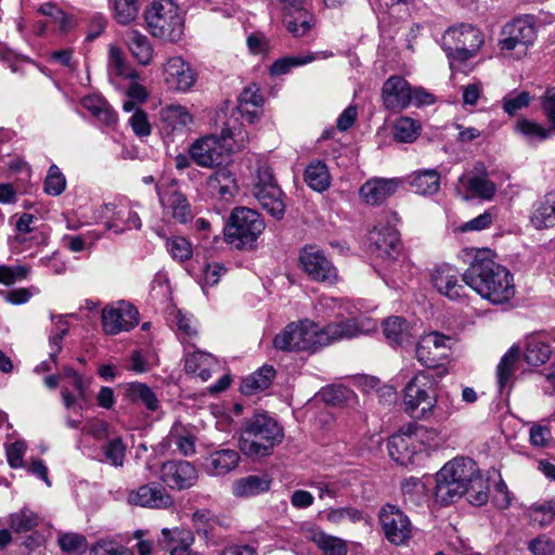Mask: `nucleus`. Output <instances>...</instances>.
<instances>
[{
  "label": "nucleus",
  "mask_w": 555,
  "mask_h": 555,
  "mask_svg": "<svg viewBox=\"0 0 555 555\" xmlns=\"http://www.w3.org/2000/svg\"><path fill=\"white\" fill-rule=\"evenodd\" d=\"M466 493L472 504L480 506L488 501L489 486L472 459L455 457L436 474L435 498L449 505Z\"/></svg>",
  "instance_id": "obj_1"
},
{
  "label": "nucleus",
  "mask_w": 555,
  "mask_h": 555,
  "mask_svg": "<svg viewBox=\"0 0 555 555\" xmlns=\"http://www.w3.org/2000/svg\"><path fill=\"white\" fill-rule=\"evenodd\" d=\"M462 280L483 299L494 305L507 302L515 295L513 274L496 263L489 250L476 254Z\"/></svg>",
  "instance_id": "obj_2"
},
{
  "label": "nucleus",
  "mask_w": 555,
  "mask_h": 555,
  "mask_svg": "<svg viewBox=\"0 0 555 555\" xmlns=\"http://www.w3.org/2000/svg\"><path fill=\"white\" fill-rule=\"evenodd\" d=\"M248 142L247 133L241 126L230 121L222 128L220 137L215 134L196 139L189 147L191 159L202 168H219L230 163V155Z\"/></svg>",
  "instance_id": "obj_3"
},
{
  "label": "nucleus",
  "mask_w": 555,
  "mask_h": 555,
  "mask_svg": "<svg viewBox=\"0 0 555 555\" xmlns=\"http://www.w3.org/2000/svg\"><path fill=\"white\" fill-rule=\"evenodd\" d=\"M284 439L280 423L267 413H257L242 424L238 448L250 459L267 457Z\"/></svg>",
  "instance_id": "obj_4"
},
{
  "label": "nucleus",
  "mask_w": 555,
  "mask_h": 555,
  "mask_svg": "<svg viewBox=\"0 0 555 555\" xmlns=\"http://www.w3.org/2000/svg\"><path fill=\"white\" fill-rule=\"evenodd\" d=\"M150 34L164 41L178 42L184 34V18L172 0H154L145 11Z\"/></svg>",
  "instance_id": "obj_5"
},
{
  "label": "nucleus",
  "mask_w": 555,
  "mask_h": 555,
  "mask_svg": "<svg viewBox=\"0 0 555 555\" xmlns=\"http://www.w3.org/2000/svg\"><path fill=\"white\" fill-rule=\"evenodd\" d=\"M264 222L260 215L249 208H235L224 228L225 240L236 248L251 246L262 233Z\"/></svg>",
  "instance_id": "obj_6"
},
{
  "label": "nucleus",
  "mask_w": 555,
  "mask_h": 555,
  "mask_svg": "<svg viewBox=\"0 0 555 555\" xmlns=\"http://www.w3.org/2000/svg\"><path fill=\"white\" fill-rule=\"evenodd\" d=\"M273 346L282 351L315 352L321 348L319 325L308 319L292 322L275 335Z\"/></svg>",
  "instance_id": "obj_7"
},
{
  "label": "nucleus",
  "mask_w": 555,
  "mask_h": 555,
  "mask_svg": "<svg viewBox=\"0 0 555 555\" xmlns=\"http://www.w3.org/2000/svg\"><path fill=\"white\" fill-rule=\"evenodd\" d=\"M482 44L481 31L468 24L450 27L442 36V49L451 61L472 59Z\"/></svg>",
  "instance_id": "obj_8"
},
{
  "label": "nucleus",
  "mask_w": 555,
  "mask_h": 555,
  "mask_svg": "<svg viewBox=\"0 0 555 555\" xmlns=\"http://www.w3.org/2000/svg\"><path fill=\"white\" fill-rule=\"evenodd\" d=\"M428 434L435 435V431L413 424L403 426L388 441L390 457L403 466L412 464L414 456L423 451L424 438Z\"/></svg>",
  "instance_id": "obj_9"
},
{
  "label": "nucleus",
  "mask_w": 555,
  "mask_h": 555,
  "mask_svg": "<svg viewBox=\"0 0 555 555\" xmlns=\"http://www.w3.org/2000/svg\"><path fill=\"white\" fill-rule=\"evenodd\" d=\"M499 46L506 56L520 59L527 54L535 39L534 27L526 20L517 18L505 25Z\"/></svg>",
  "instance_id": "obj_10"
},
{
  "label": "nucleus",
  "mask_w": 555,
  "mask_h": 555,
  "mask_svg": "<svg viewBox=\"0 0 555 555\" xmlns=\"http://www.w3.org/2000/svg\"><path fill=\"white\" fill-rule=\"evenodd\" d=\"M436 380L427 372H420L405 386L404 404L409 413H414L421 408L422 414L431 411L436 405L434 387Z\"/></svg>",
  "instance_id": "obj_11"
},
{
  "label": "nucleus",
  "mask_w": 555,
  "mask_h": 555,
  "mask_svg": "<svg viewBox=\"0 0 555 555\" xmlns=\"http://www.w3.org/2000/svg\"><path fill=\"white\" fill-rule=\"evenodd\" d=\"M383 533L388 542L402 545L411 539L412 525L409 517L397 506L386 504L378 514Z\"/></svg>",
  "instance_id": "obj_12"
},
{
  "label": "nucleus",
  "mask_w": 555,
  "mask_h": 555,
  "mask_svg": "<svg viewBox=\"0 0 555 555\" xmlns=\"http://www.w3.org/2000/svg\"><path fill=\"white\" fill-rule=\"evenodd\" d=\"M299 263L308 276L320 283L334 284L338 279L337 269L324 253L315 246H306L300 251Z\"/></svg>",
  "instance_id": "obj_13"
},
{
  "label": "nucleus",
  "mask_w": 555,
  "mask_h": 555,
  "mask_svg": "<svg viewBox=\"0 0 555 555\" xmlns=\"http://www.w3.org/2000/svg\"><path fill=\"white\" fill-rule=\"evenodd\" d=\"M375 326V323H372L369 319H347L331 322L322 328L319 327L321 348L343 339L353 338L360 334H366Z\"/></svg>",
  "instance_id": "obj_14"
},
{
  "label": "nucleus",
  "mask_w": 555,
  "mask_h": 555,
  "mask_svg": "<svg viewBox=\"0 0 555 555\" xmlns=\"http://www.w3.org/2000/svg\"><path fill=\"white\" fill-rule=\"evenodd\" d=\"M139 322V312L129 302L119 301L106 306L102 310V326L107 335H116L122 331H130Z\"/></svg>",
  "instance_id": "obj_15"
},
{
  "label": "nucleus",
  "mask_w": 555,
  "mask_h": 555,
  "mask_svg": "<svg viewBox=\"0 0 555 555\" xmlns=\"http://www.w3.org/2000/svg\"><path fill=\"white\" fill-rule=\"evenodd\" d=\"M452 338L439 332H430L421 337L416 345V359L427 367H436L440 360L447 358Z\"/></svg>",
  "instance_id": "obj_16"
},
{
  "label": "nucleus",
  "mask_w": 555,
  "mask_h": 555,
  "mask_svg": "<svg viewBox=\"0 0 555 555\" xmlns=\"http://www.w3.org/2000/svg\"><path fill=\"white\" fill-rule=\"evenodd\" d=\"M127 502L130 505L157 509L168 508L173 504L171 495L158 483H146L130 490Z\"/></svg>",
  "instance_id": "obj_17"
},
{
  "label": "nucleus",
  "mask_w": 555,
  "mask_h": 555,
  "mask_svg": "<svg viewBox=\"0 0 555 555\" xmlns=\"http://www.w3.org/2000/svg\"><path fill=\"white\" fill-rule=\"evenodd\" d=\"M162 480L171 489L191 488L198 478L197 469L186 461H168L160 469Z\"/></svg>",
  "instance_id": "obj_18"
},
{
  "label": "nucleus",
  "mask_w": 555,
  "mask_h": 555,
  "mask_svg": "<svg viewBox=\"0 0 555 555\" xmlns=\"http://www.w3.org/2000/svg\"><path fill=\"white\" fill-rule=\"evenodd\" d=\"M371 251L385 261L397 259L401 251L399 232L395 227H376L372 233Z\"/></svg>",
  "instance_id": "obj_19"
},
{
  "label": "nucleus",
  "mask_w": 555,
  "mask_h": 555,
  "mask_svg": "<svg viewBox=\"0 0 555 555\" xmlns=\"http://www.w3.org/2000/svg\"><path fill=\"white\" fill-rule=\"evenodd\" d=\"M410 83L401 76H390L383 85L382 99L387 109L402 111L411 105Z\"/></svg>",
  "instance_id": "obj_20"
},
{
  "label": "nucleus",
  "mask_w": 555,
  "mask_h": 555,
  "mask_svg": "<svg viewBox=\"0 0 555 555\" xmlns=\"http://www.w3.org/2000/svg\"><path fill=\"white\" fill-rule=\"evenodd\" d=\"M431 283L439 294L451 300L465 295V286L460 283L459 271L449 264H441L433 271Z\"/></svg>",
  "instance_id": "obj_21"
},
{
  "label": "nucleus",
  "mask_w": 555,
  "mask_h": 555,
  "mask_svg": "<svg viewBox=\"0 0 555 555\" xmlns=\"http://www.w3.org/2000/svg\"><path fill=\"white\" fill-rule=\"evenodd\" d=\"M165 82L178 91L189 90L195 82L191 66L180 56L170 57L164 65Z\"/></svg>",
  "instance_id": "obj_22"
},
{
  "label": "nucleus",
  "mask_w": 555,
  "mask_h": 555,
  "mask_svg": "<svg viewBox=\"0 0 555 555\" xmlns=\"http://www.w3.org/2000/svg\"><path fill=\"white\" fill-rule=\"evenodd\" d=\"M158 195L165 215L170 216L179 223H186L192 220V208L183 193L176 189H167L159 191Z\"/></svg>",
  "instance_id": "obj_23"
},
{
  "label": "nucleus",
  "mask_w": 555,
  "mask_h": 555,
  "mask_svg": "<svg viewBox=\"0 0 555 555\" xmlns=\"http://www.w3.org/2000/svg\"><path fill=\"white\" fill-rule=\"evenodd\" d=\"M399 184L400 180L396 178H373L360 188L359 195L364 203L377 206L393 195Z\"/></svg>",
  "instance_id": "obj_24"
},
{
  "label": "nucleus",
  "mask_w": 555,
  "mask_h": 555,
  "mask_svg": "<svg viewBox=\"0 0 555 555\" xmlns=\"http://www.w3.org/2000/svg\"><path fill=\"white\" fill-rule=\"evenodd\" d=\"M241 461L237 451L233 449H219L211 451L204 460V470L209 476H224L235 469Z\"/></svg>",
  "instance_id": "obj_25"
},
{
  "label": "nucleus",
  "mask_w": 555,
  "mask_h": 555,
  "mask_svg": "<svg viewBox=\"0 0 555 555\" xmlns=\"http://www.w3.org/2000/svg\"><path fill=\"white\" fill-rule=\"evenodd\" d=\"M304 537L314 543L324 555H347L348 545L341 538L331 535L315 526L302 528Z\"/></svg>",
  "instance_id": "obj_26"
},
{
  "label": "nucleus",
  "mask_w": 555,
  "mask_h": 555,
  "mask_svg": "<svg viewBox=\"0 0 555 555\" xmlns=\"http://www.w3.org/2000/svg\"><path fill=\"white\" fill-rule=\"evenodd\" d=\"M208 193L218 199L229 201L236 191V181L225 166L219 167L206 181Z\"/></svg>",
  "instance_id": "obj_27"
},
{
  "label": "nucleus",
  "mask_w": 555,
  "mask_h": 555,
  "mask_svg": "<svg viewBox=\"0 0 555 555\" xmlns=\"http://www.w3.org/2000/svg\"><path fill=\"white\" fill-rule=\"evenodd\" d=\"M162 535L159 543L170 552V555H192L191 546L195 539L191 531L164 528Z\"/></svg>",
  "instance_id": "obj_28"
},
{
  "label": "nucleus",
  "mask_w": 555,
  "mask_h": 555,
  "mask_svg": "<svg viewBox=\"0 0 555 555\" xmlns=\"http://www.w3.org/2000/svg\"><path fill=\"white\" fill-rule=\"evenodd\" d=\"M263 96L259 93L256 85L247 86L238 96L237 113L247 122L254 124L261 114Z\"/></svg>",
  "instance_id": "obj_29"
},
{
  "label": "nucleus",
  "mask_w": 555,
  "mask_h": 555,
  "mask_svg": "<svg viewBox=\"0 0 555 555\" xmlns=\"http://www.w3.org/2000/svg\"><path fill=\"white\" fill-rule=\"evenodd\" d=\"M271 478L267 475H248L236 479L232 485V493L236 498H250L267 492Z\"/></svg>",
  "instance_id": "obj_30"
},
{
  "label": "nucleus",
  "mask_w": 555,
  "mask_h": 555,
  "mask_svg": "<svg viewBox=\"0 0 555 555\" xmlns=\"http://www.w3.org/2000/svg\"><path fill=\"white\" fill-rule=\"evenodd\" d=\"M467 186L476 196L490 201L496 193V185L488 178V171L482 163H477L467 179Z\"/></svg>",
  "instance_id": "obj_31"
},
{
  "label": "nucleus",
  "mask_w": 555,
  "mask_h": 555,
  "mask_svg": "<svg viewBox=\"0 0 555 555\" xmlns=\"http://www.w3.org/2000/svg\"><path fill=\"white\" fill-rule=\"evenodd\" d=\"M125 40L131 55L140 65L147 66L151 64L154 49L145 35L137 29H130L126 33Z\"/></svg>",
  "instance_id": "obj_32"
},
{
  "label": "nucleus",
  "mask_w": 555,
  "mask_h": 555,
  "mask_svg": "<svg viewBox=\"0 0 555 555\" xmlns=\"http://www.w3.org/2000/svg\"><path fill=\"white\" fill-rule=\"evenodd\" d=\"M254 196L260 206L275 219H281L285 212L283 193L279 186H269L267 190L254 191Z\"/></svg>",
  "instance_id": "obj_33"
},
{
  "label": "nucleus",
  "mask_w": 555,
  "mask_h": 555,
  "mask_svg": "<svg viewBox=\"0 0 555 555\" xmlns=\"http://www.w3.org/2000/svg\"><path fill=\"white\" fill-rule=\"evenodd\" d=\"M217 366L216 358L203 351H194L185 359V371L198 376L202 380H208L211 371Z\"/></svg>",
  "instance_id": "obj_34"
},
{
  "label": "nucleus",
  "mask_w": 555,
  "mask_h": 555,
  "mask_svg": "<svg viewBox=\"0 0 555 555\" xmlns=\"http://www.w3.org/2000/svg\"><path fill=\"white\" fill-rule=\"evenodd\" d=\"M275 377V370L271 365H263L255 373L243 379L241 392L246 396L255 395L267 389Z\"/></svg>",
  "instance_id": "obj_35"
},
{
  "label": "nucleus",
  "mask_w": 555,
  "mask_h": 555,
  "mask_svg": "<svg viewBox=\"0 0 555 555\" xmlns=\"http://www.w3.org/2000/svg\"><path fill=\"white\" fill-rule=\"evenodd\" d=\"M383 331L386 339L393 345L403 346L409 344L412 332L409 323L401 317H390L383 323Z\"/></svg>",
  "instance_id": "obj_36"
},
{
  "label": "nucleus",
  "mask_w": 555,
  "mask_h": 555,
  "mask_svg": "<svg viewBox=\"0 0 555 555\" xmlns=\"http://www.w3.org/2000/svg\"><path fill=\"white\" fill-rule=\"evenodd\" d=\"M294 13H285L286 29L295 37L306 36L315 26V16L304 9L294 11Z\"/></svg>",
  "instance_id": "obj_37"
},
{
  "label": "nucleus",
  "mask_w": 555,
  "mask_h": 555,
  "mask_svg": "<svg viewBox=\"0 0 555 555\" xmlns=\"http://www.w3.org/2000/svg\"><path fill=\"white\" fill-rule=\"evenodd\" d=\"M410 184L416 193L431 195L439 190L440 176L435 169L415 171L410 177Z\"/></svg>",
  "instance_id": "obj_38"
},
{
  "label": "nucleus",
  "mask_w": 555,
  "mask_h": 555,
  "mask_svg": "<svg viewBox=\"0 0 555 555\" xmlns=\"http://www.w3.org/2000/svg\"><path fill=\"white\" fill-rule=\"evenodd\" d=\"M520 349L517 346H513L501 358L496 366L498 386L501 391L507 386L512 376L516 372V366L520 359Z\"/></svg>",
  "instance_id": "obj_39"
},
{
  "label": "nucleus",
  "mask_w": 555,
  "mask_h": 555,
  "mask_svg": "<svg viewBox=\"0 0 555 555\" xmlns=\"http://www.w3.org/2000/svg\"><path fill=\"white\" fill-rule=\"evenodd\" d=\"M162 119L172 130H184L189 129L193 124V116L182 105L171 104L164 107L160 112Z\"/></svg>",
  "instance_id": "obj_40"
},
{
  "label": "nucleus",
  "mask_w": 555,
  "mask_h": 555,
  "mask_svg": "<svg viewBox=\"0 0 555 555\" xmlns=\"http://www.w3.org/2000/svg\"><path fill=\"white\" fill-rule=\"evenodd\" d=\"M332 56V53L327 52H319V53H309L306 55L298 56H286L276 60L270 67V73L273 76L284 75L289 72L292 67L300 66L308 64L318 59H327Z\"/></svg>",
  "instance_id": "obj_41"
},
{
  "label": "nucleus",
  "mask_w": 555,
  "mask_h": 555,
  "mask_svg": "<svg viewBox=\"0 0 555 555\" xmlns=\"http://www.w3.org/2000/svg\"><path fill=\"white\" fill-rule=\"evenodd\" d=\"M305 181L317 192L327 190L331 185V176L326 165L320 160L309 164L305 171Z\"/></svg>",
  "instance_id": "obj_42"
},
{
  "label": "nucleus",
  "mask_w": 555,
  "mask_h": 555,
  "mask_svg": "<svg viewBox=\"0 0 555 555\" xmlns=\"http://www.w3.org/2000/svg\"><path fill=\"white\" fill-rule=\"evenodd\" d=\"M531 221L537 229L555 224V194H548L544 199L538 202Z\"/></svg>",
  "instance_id": "obj_43"
},
{
  "label": "nucleus",
  "mask_w": 555,
  "mask_h": 555,
  "mask_svg": "<svg viewBox=\"0 0 555 555\" xmlns=\"http://www.w3.org/2000/svg\"><path fill=\"white\" fill-rule=\"evenodd\" d=\"M530 521L540 527H545L553 522L555 519V502L545 501L534 503L527 509Z\"/></svg>",
  "instance_id": "obj_44"
},
{
  "label": "nucleus",
  "mask_w": 555,
  "mask_h": 555,
  "mask_svg": "<svg viewBox=\"0 0 555 555\" xmlns=\"http://www.w3.org/2000/svg\"><path fill=\"white\" fill-rule=\"evenodd\" d=\"M551 354V348L547 344L531 339L528 341L524 352L525 361L531 366H539L545 363Z\"/></svg>",
  "instance_id": "obj_45"
},
{
  "label": "nucleus",
  "mask_w": 555,
  "mask_h": 555,
  "mask_svg": "<svg viewBox=\"0 0 555 555\" xmlns=\"http://www.w3.org/2000/svg\"><path fill=\"white\" fill-rule=\"evenodd\" d=\"M170 441L184 456L195 453V437L182 426H175L172 428Z\"/></svg>",
  "instance_id": "obj_46"
},
{
  "label": "nucleus",
  "mask_w": 555,
  "mask_h": 555,
  "mask_svg": "<svg viewBox=\"0 0 555 555\" xmlns=\"http://www.w3.org/2000/svg\"><path fill=\"white\" fill-rule=\"evenodd\" d=\"M39 524V517L27 507L10 515V527L15 532H27L36 528Z\"/></svg>",
  "instance_id": "obj_47"
},
{
  "label": "nucleus",
  "mask_w": 555,
  "mask_h": 555,
  "mask_svg": "<svg viewBox=\"0 0 555 555\" xmlns=\"http://www.w3.org/2000/svg\"><path fill=\"white\" fill-rule=\"evenodd\" d=\"M421 125L410 118L400 117L395 124V139L398 142L410 143L417 139L420 135Z\"/></svg>",
  "instance_id": "obj_48"
},
{
  "label": "nucleus",
  "mask_w": 555,
  "mask_h": 555,
  "mask_svg": "<svg viewBox=\"0 0 555 555\" xmlns=\"http://www.w3.org/2000/svg\"><path fill=\"white\" fill-rule=\"evenodd\" d=\"M128 393L130 399L143 403L149 410L155 411L158 408V400L150 387L141 383L129 385Z\"/></svg>",
  "instance_id": "obj_49"
},
{
  "label": "nucleus",
  "mask_w": 555,
  "mask_h": 555,
  "mask_svg": "<svg viewBox=\"0 0 555 555\" xmlns=\"http://www.w3.org/2000/svg\"><path fill=\"white\" fill-rule=\"evenodd\" d=\"M166 248L170 256L178 261H186L193 255L192 244L182 236L167 238Z\"/></svg>",
  "instance_id": "obj_50"
},
{
  "label": "nucleus",
  "mask_w": 555,
  "mask_h": 555,
  "mask_svg": "<svg viewBox=\"0 0 555 555\" xmlns=\"http://www.w3.org/2000/svg\"><path fill=\"white\" fill-rule=\"evenodd\" d=\"M529 442L534 448H551L554 444L551 428L547 425H543L540 423L530 424Z\"/></svg>",
  "instance_id": "obj_51"
},
{
  "label": "nucleus",
  "mask_w": 555,
  "mask_h": 555,
  "mask_svg": "<svg viewBox=\"0 0 555 555\" xmlns=\"http://www.w3.org/2000/svg\"><path fill=\"white\" fill-rule=\"evenodd\" d=\"M139 11L138 0H115L114 16L119 24L127 25L135 20Z\"/></svg>",
  "instance_id": "obj_52"
},
{
  "label": "nucleus",
  "mask_w": 555,
  "mask_h": 555,
  "mask_svg": "<svg viewBox=\"0 0 555 555\" xmlns=\"http://www.w3.org/2000/svg\"><path fill=\"white\" fill-rule=\"evenodd\" d=\"M30 271L31 269L28 266L0 264V284L9 286L18 281H24L29 276Z\"/></svg>",
  "instance_id": "obj_53"
},
{
  "label": "nucleus",
  "mask_w": 555,
  "mask_h": 555,
  "mask_svg": "<svg viewBox=\"0 0 555 555\" xmlns=\"http://www.w3.org/2000/svg\"><path fill=\"white\" fill-rule=\"evenodd\" d=\"M66 179L56 165L49 168L44 180V192L51 196H57L64 192Z\"/></svg>",
  "instance_id": "obj_54"
},
{
  "label": "nucleus",
  "mask_w": 555,
  "mask_h": 555,
  "mask_svg": "<svg viewBox=\"0 0 555 555\" xmlns=\"http://www.w3.org/2000/svg\"><path fill=\"white\" fill-rule=\"evenodd\" d=\"M363 513L354 507L331 508L326 512V519L331 524L339 525L345 520L352 524L360 522L363 519Z\"/></svg>",
  "instance_id": "obj_55"
},
{
  "label": "nucleus",
  "mask_w": 555,
  "mask_h": 555,
  "mask_svg": "<svg viewBox=\"0 0 555 555\" xmlns=\"http://www.w3.org/2000/svg\"><path fill=\"white\" fill-rule=\"evenodd\" d=\"M103 453L108 463L121 467L126 457V446L120 438H114L103 446Z\"/></svg>",
  "instance_id": "obj_56"
},
{
  "label": "nucleus",
  "mask_w": 555,
  "mask_h": 555,
  "mask_svg": "<svg viewBox=\"0 0 555 555\" xmlns=\"http://www.w3.org/2000/svg\"><path fill=\"white\" fill-rule=\"evenodd\" d=\"M401 490L404 501L411 504H418L425 495L424 483L415 477L404 479L401 485Z\"/></svg>",
  "instance_id": "obj_57"
},
{
  "label": "nucleus",
  "mask_w": 555,
  "mask_h": 555,
  "mask_svg": "<svg viewBox=\"0 0 555 555\" xmlns=\"http://www.w3.org/2000/svg\"><path fill=\"white\" fill-rule=\"evenodd\" d=\"M68 333V324L60 318L57 322H55L54 330L52 331L49 338L50 346V359L52 362H55L57 354L62 349V341L65 335Z\"/></svg>",
  "instance_id": "obj_58"
},
{
  "label": "nucleus",
  "mask_w": 555,
  "mask_h": 555,
  "mask_svg": "<svg viewBox=\"0 0 555 555\" xmlns=\"http://www.w3.org/2000/svg\"><path fill=\"white\" fill-rule=\"evenodd\" d=\"M90 555H133L126 546L112 540H101L90 550Z\"/></svg>",
  "instance_id": "obj_59"
},
{
  "label": "nucleus",
  "mask_w": 555,
  "mask_h": 555,
  "mask_svg": "<svg viewBox=\"0 0 555 555\" xmlns=\"http://www.w3.org/2000/svg\"><path fill=\"white\" fill-rule=\"evenodd\" d=\"M59 545L64 552L74 553L85 551L87 539L79 533H63L59 537Z\"/></svg>",
  "instance_id": "obj_60"
},
{
  "label": "nucleus",
  "mask_w": 555,
  "mask_h": 555,
  "mask_svg": "<svg viewBox=\"0 0 555 555\" xmlns=\"http://www.w3.org/2000/svg\"><path fill=\"white\" fill-rule=\"evenodd\" d=\"M109 72L116 76L137 77V74H129L121 51L117 47H111L108 52Z\"/></svg>",
  "instance_id": "obj_61"
},
{
  "label": "nucleus",
  "mask_w": 555,
  "mask_h": 555,
  "mask_svg": "<svg viewBox=\"0 0 555 555\" xmlns=\"http://www.w3.org/2000/svg\"><path fill=\"white\" fill-rule=\"evenodd\" d=\"M193 526L197 533L208 534L215 524L214 515L209 509H197L193 514Z\"/></svg>",
  "instance_id": "obj_62"
},
{
  "label": "nucleus",
  "mask_w": 555,
  "mask_h": 555,
  "mask_svg": "<svg viewBox=\"0 0 555 555\" xmlns=\"http://www.w3.org/2000/svg\"><path fill=\"white\" fill-rule=\"evenodd\" d=\"M350 390L343 386H332L323 389L322 398L326 403L337 405L349 399Z\"/></svg>",
  "instance_id": "obj_63"
},
{
  "label": "nucleus",
  "mask_w": 555,
  "mask_h": 555,
  "mask_svg": "<svg viewBox=\"0 0 555 555\" xmlns=\"http://www.w3.org/2000/svg\"><path fill=\"white\" fill-rule=\"evenodd\" d=\"M529 103L530 94L527 91H522L515 96L505 98L503 101V107L508 115H514L519 109L528 106Z\"/></svg>",
  "instance_id": "obj_64"
}]
</instances>
